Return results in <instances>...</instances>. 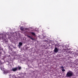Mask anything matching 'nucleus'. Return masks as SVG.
I'll use <instances>...</instances> for the list:
<instances>
[{
	"instance_id": "nucleus-1",
	"label": "nucleus",
	"mask_w": 78,
	"mask_h": 78,
	"mask_svg": "<svg viewBox=\"0 0 78 78\" xmlns=\"http://www.w3.org/2000/svg\"><path fill=\"white\" fill-rule=\"evenodd\" d=\"M74 76H75V75L73 73L70 71L68 72L66 75V77H71Z\"/></svg>"
},
{
	"instance_id": "nucleus-2",
	"label": "nucleus",
	"mask_w": 78,
	"mask_h": 78,
	"mask_svg": "<svg viewBox=\"0 0 78 78\" xmlns=\"http://www.w3.org/2000/svg\"><path fill=\"white\" fill-rule=\"evenodd\" d=\"M54 51L55 53H58V49L57 48L55 47Z\"/></svg>"
},
{
	"instance_id": "nucleus-3",
	"label": "nucleus",
	"mask_w": 78,
	"mask_h": 78,
	"mask_svg": "<svg viewBox=\"0 0 78 78\" xmlns=\"http://www.w3.org/2000/svg\"><path fill=\"white\" fill-rule=\"evenodd\" d=\"M12 71H13V72H15L16 70H17V67L13 68L12 69Z\"/></svg>"
},
{
	"instance_id": "nucleus-4",
	"label": "nucleus",
	"mask_w": 78,
	"mask_h": 78,
	"mask_svg": "<svg viewBox=\"0 0 78 78\" xmlns=\"http://www.w3.org/2000/svg\"><path fill=\"white\" fill-rule=\"evenodd\" d=\"M23 44H22V43L21 42H20L19 43V45H18L19 47L20 48V47H21V46H22Z\"/></svg>"
},
{
	"instance_id": "nucleus-5",
	"label": "nucleus",
	"mask_w": 78,
	"mask_h": 78,
	"mask_svg": "<svg viewBox=\"0 0 78 78\" xmlns=\"http://www.w3.org/2000/svg\"><path fill=\"white\" fill-rule=\"evenodd\" d=\"M27 37H29V38H30V39H31L32 40H34V38H33L32 37L30 36H29V35H27Z\"/></svg>"
},
{
	"instance_id": "nucleus-6",
	"label": "nucleus",
	"mask_w": 78,
	"mask_h": 78,
	"mask_svg": "<svg viewBox=\"0 0 78 78\" xmlns=\"http://www.w3.org/2000/svg\"><path fill=\"white\" fill-rule=\"evenodd\" d=\"M0 39H3V37L2 34H0Z\"/></svg>"
},
{
	"instance_id": "nucleus-7",
	"label": "nucleus",
	"mask_w": 78,
	"mask_h": 78,
	"mask_svg": "<svg viewBox=\"0 0 78 78\" xmlns=\"http://www.w3.org/2000/svg\"><path fill=\"white\" fill-rule=\"evenodd\" d=\"M31 33L32 34V35H33V36H35V35H36V34L34 32H31Z\"/></svg>"
},
{
	"instance_id": "nucleus-8",
	"label": "nucleus",
	"mask_w": 78,
	"mask_h": 78,
	"mask_svg": "<svg viewBox=\"0 0 78 78\" xmlns=\"http://www.w3.org/2000/svg\"><path fill=\"white\" fill-rule=\"evenodd\" d=\"M20 28L21 29V30L22 31H23V27H20Z\"/></svg>"
},
{
	"instance_id": "nucleus-9",
	"label": "nucleus",
	"mask_w": 78,
	"mask_h": 78,
	"mask_svg": "<svg viewBox=\"0 0 78 78\" xmlns=\"http://www.w3.org/2000/svg\"><path fill=\"white\" fill-rule=\"evenodd\" d=\"M18 69H19V70H20V69H21V67H19Z\"/></svg>"
},
{
	"instance_id": "nucleus-10",
	"label": "nucleus",
	"mask_w": 78,
	"mask_h": 78,
	"mask_svg": "<svg viewBox=\"0 0 78 78\" xmlns=\"http://www.w3.org/2000/svg\"><path fill=\"white\" fill-rule=\"evenodd\" d=\"M60 68L62 69H64V67L63 66H62L60 67Z\"/></svg>"
},
{
	"instance_id": "nucleus-11",
	"label": "nucleus",
	"mask_w": 78,
	"mask_h": 78,
	"mask_svg": "<svg viewBox=\"0 0 78 78\" xmlns=\"http://www.w3.org/2000/svg\"><path fill=\"white\" fill-rule=\"evenodd\" d=\"M62 72H65V69H62Z\"/></svg>"
},
{
	"instance_id": "nucleus-12",
	"label": "nucleus",
	"mask_w": 78,
	"mask_h": 78,
	"mask_svg": "<svg viewBox=\"0 0 78 78\" xmlns=\"http://www.w3.org/2000/svg\"><path fill=\"white\" fill-rule=\"evenodd\" d=\"M9 50H11L12 49L11 48L10 46H9Z\"/></svg>"
},
{
	"instance_id": "nucleus-13",
	"label": "nucleus",
	"mask_w": 78,
	"mask_h": 78,
	"mask_svg": "<svg viewBox=\"0 0 78 78\" xmlns=\"http://www.w3.org/2000/svg\"><path fill=\"white\" fill-rule=\"evenodd\" d=\"M0 68H1V70H2V66H1V67H0Z\"/></svg>"
}]
</instances>
